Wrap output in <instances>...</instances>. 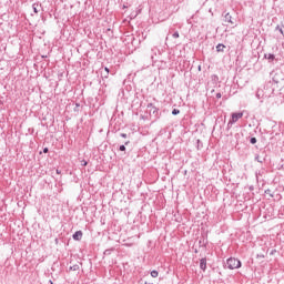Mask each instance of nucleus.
Returning a JSON list of instances; mask_svg holds the SVG:
<instances>
[{
	"mask_svg": "<svg viewBox=\"0 0 284 284\" xmlns=\"http://www.w3.org/2000/svg\"><path fill=\"white\" fill-rule=\"evenodd\" d=\"M141 284H143V283H141ZM144 284H148V282H144Z\"/></svg>",
	"mask_w": 284,
	"mask_h": 284,
	"instance_id": "c85d7f7f",
	"label": "nucleus"
},
{
	"mask_svg": "<svg viewBox=\"0 0 284 284\" xmlns=\"http://www.w3.org/2000/svg\"><path fill=\"white\" fill-rule=\"evenodd\" d=\"M172 114H173V116H176V114H181V110H179V109H173V110H172Z\"/></svg>",
	"mask_w": 284,
	"mask_h": 284,
	"instance_id": "4468645a",
	"label": "nucleus"
},
{
	"mask_svg": "<svg viewBox=\"0 0 284 284\" xmlns=\"http://www.w3.org/2000/svg\"><path fill=\"white\" fill-rule=\"evenodd\" d=\"M112 252V250H105L104 254H110Z\"/></svg>",
	"mask_w": 284,
	"mask_h": 284,
	"instance_id": "b1692460",
	"label": "nucleus"
},
{
	"mask_svg": "<svg viewBox=\"0 0 284 284\" xmlns=\"http://www.w3.org/2000/svg\"><path fill=\"white\" fill-rule=\"evenodd\" d=\"M125 145H130V141L124 142V144L120 145V152H125Z\"/></svg>",
	"mask_w": 284,
	"mask_h": 284,
	"instance_id": "1a4fd4ad",
	"label": "nucleus"
},
{
	"mask_svg": "<svg viewBox=\"0 0 284 284\" xmlns=\"http://www.w3.org/2000/svg\"><path fill=\"white\" fill-rule=\"evenodd\" d=\"M48 152H50V150H49L48 148H44V149H43V153H44V154H48Z\"/></svg>",
	"mask_w": 284,
	"mask_h": 284,
	"instance_id": "4be33fe9",
	"label": "nucleus"
},
{
	"mask_svg": "<svg viewBox=\"0 0 284 284\" xmlns=\"http://www.w3.org/2000/svg\"><path fill=\"white\" fill-rule=\"evenodd\" d=\"M256 141H257L256 138H251L250 139V143H252V145H255Z\"/></svg>",
	"mask_w": 284,
	"mask_h": 284,
	"instance_id": "a211bd4d",
	"label": "nucleus"
},
{
	"mask_svg": "<svg viewBox=\"0 0 284 284\" xmlns=\"http://www.w3.org/2000/svg\"><path fill=\"white\" fill-rule=\"evenodd\" d=\"M81 165H83L85 168V165H88V161L82 160Z\"/></svg>",
	"mask_w": 284,
	"mask_h": 284,
	"instance_id": "412c9836",
	"label": "nucleus"
},
{
	"mask_svg": "<svg viewBox=\"0 0 284 284\" xmlns=\"http://www.w3.org/2000/svg\"><path fill=\"white\" fill-rule=\"evenodd\" d=\"M151 52H153V54L156 57V54H161V50H159L156 47H153L151 49Z\"/></svg>",
	"mask_w": 284,
	"mask_h": 284,
	"instance_id": "9d476101",
	"label": "nucleus"
},
{
	"mask_svg": "<svg viewBox=\"0 0 284 284\" xmlns=\"http://www.w3.org/2000/svg\"><path fill=\"white\" fill-rule=\"evenodd\" d=\"M173 39H179L180 34H179V31H175L173 34H172Z\"/></svg>",
	"mask_w": 284,
	"mask_h": 284,
	"instance_id": "dca6fc26",
	"label": "nucleus"
},
{
	"mask_svg": "<svg viewBox=\"0 0 284 284\" xmlns=\"http://www.w3.org/2000/svg\"><path fill=\"white\" fill-rule=\"evenodd\" d=\"M151 59H152V61L154 62V54H153V55H151Z\"/></svg>",
	"mask_w": 284,
	"mask_h": 284,
	"instance_id": "bb28decb",
	"label": "nucleus"
},
{
	"mask_svg": "<svg viewBox=\"0 0 284 284\" xmlns=\"http://www.w3.org/2000/svg\"><path fill=\"white\" fill-rule=\"evenodd\" d=\"M151 276H152V278H158L159 277V271H156V270L151 271Z\"/></svg>",
	"mask_w": 284,
	"mask_h": 284,
	"instance_id": "f8f14e48",
	"label": "nucleus"
},
{
	"mask_svg": "<svg viewBox=\"0 0 284 284\" xmlns=\"http://www.w3.org/2000/svg\"><path fill=\"white\" fill-rule=\"evenodd\" d=\"M239 119H243V112L240 113H232V120L227 123V125H232V123H236Z\"/></svg>",
	"mask_w": 284,
	"mask_h": 284,
	"instance_id": "f03ea898",
	"label": "nucleus"
},
{
	"mask_svg": "<svg viewBox=\"0 0 284 284\" xmlns=\"http://www.w3.org/2000/svg\"><path fill=\"white\" fill-rule=\"evenodd\" d=\"M55 172H57V174H61V171H60L59 169H57V171H55Z\"/></svg>",
	"mask_w": 284,
	"mask_h": 284,
	"instance_id": "a878e982",
	"label": "nucleus"
},
{
	"mask_svg": "<svg viewBox=\"0 0 284 284\" xmlns=\"http://www.w3.org/2000/svg\"><path fill=\"white\" fill-rule=\"evenodd\" d=\"M216 52H225V44L219 43L216 45Z\"/></svg>",
	"mask_w": 284,
	"mask_h": 284,
	"instance_id": "0eeeda50",
	"label": "nucleus"
},
{
	"mask_svg": "<svg viewBox=\"0 0 284 284\" xmlns=\"http://www.w3.org/2000/svg\"><path fill=\"white\" fill-rule=\"evenodd\" d=\"M106 74H110V69L108 67L104 68Z\"/></svg>",
	"mask_w": 284,
	"mask_h": 284,
	"instance_id": "5701e85b",
	"label": "nucleus"
},
{
	"mask_svg": "<svg viewBox=\"0 0 284 284\" xmlns=\"http://www.w3.org/2000/svg\"><path fill=\"white\" fill-rule=\"evenodd\" d=\"M224 21L225 23H231V26H234V21L232 20V14H230V12L224 14Z\"/></svg>",
	"mask_w": 284,
	"mask_h": 284,
	"instance_id": "423d86ee",
	"label": "nucleus"
},
{
	"mask_svg": "<svg viewBox=\"0 0 284 284\" xmlns=\"http://www.w3.org/2000/svg\"><path fill=\"white\" fill-rule=\"evenodd\" d=\"M276 77H278V73H276V74L274 75L273 81H274L275 83H280V80H278V78H276Z\"/></svg>",
	"mask_w": 284,
	"mask_h": 284,
	"instance_id": "f3484780",
	"label": "nucleus"
},
{
	"mask_svg": "<svg viewBox=\"0 0 284 284\" xmlns=\"http://www.w3.org/2000/svg\"><path fill=\"white\" fill-rule=\"evenodd\" d=\"M123 8H128L126 6H123Z\"/></svg>",
	"mask_w": 284,
	"mask_h": 284,
	"instance_id": "c756f323",
	"label": "nucleus"
},
{
	"mask_svg": "<svg viewBox=\"0 0 284 284\" xmlns=\"http://www.w3.org/2000/svg\"><path fill=\"white\" fill-rule=\"evenodd\" d=\"M265 194H268L271 197L274 196V194H272V190H270V189H267V190L265 191Z\"/></svg>",
	"mask_w": 284,
	"mask_h": 284,
	"instance_id": "6ab92c4d",
	"label": "nucleus"
},
{
	"mask_svg": "<svg viewBox=\"0 0 284 284\" xmlns=\"http://www.w3.org/2000/svg\"><path fill=\"white\" fill-rule=\"evenodd\" d=\"M255 161H257V163H263L265 160L261 159V156L256 155Z\"/></svg>",
	"mask_w": 284,
	"mask_h": 284,
	"instance_id": "2eb2a0df",
	"label": "nucleus"
},
{
	"mask_svg": "<svg viewBox=\"0 0 284 284\" xmlns=\"http://www.w3.org/2000/svg\"><path fill=\"white\" fill-rule=\"evenodd\" d=\"M146 108H148L150 114H159V109L156 106H154L153 103H149L146 105Z\"/></svg>",
	"mask_w": 284,
	"mask_h": 284,
	"instance_id": "7ed1b4c3",
	"label": "nucleus"
},
{
	"mask_svg": "<svg viewBox=\"0 0 284 284\" xmlns=\"http://www.w3.org/2000/svg\"><path fill=\"white\" fill-rule=\"evenodd\" d=\"M50 284H54L52 281H49Z\"/></svg>",
	"mask_w": 284,
	"mask_h": 284,
	"instance_id": "cd10ccee",
	"label": "nucleus"
},
{
	"mask_svg": "<svg viewBox=\"0 0 284 284\" xmlns=\"http://www.w3.org/2000/svg\"><path fill=\"white\" fill-rule=\"evenodd\" d=\"M215 97H216V99H221L222 95H221V93H216Z\"/></svg>",
	"mask_w": 284,
	"mask_h": 284,
	"instance_id": "393cba45",
	"label": "nucleus"
},
{
	"mask_svg": "<svg viewBox=\"0 0 284 284\" xmlns=\"http://www.w3.org/2000/svg\"><path fill=\"white\" fill-rule=\"evenodd\" d=\"M200 270H202L203 272L207 270V258L203 257L200 260Z\"/></svg>",
	"mask_w": 284,
	"mask_h": 284,
	"instance_id": "20e7f679",
	"label": "nucleus"
},
{
	"mask_svg": "<svg viewBox=\"0 0 284 284\" xmlns=\"http://www.w3.org/2000/svg\"><path fill=\"white\" fill-rule=\"evenodd\" d=\"M265 59H267L268 61H274L275 55H274V54H272V53H270L268 55H267V54H265Z\"/></svg>",
	"mask_w": 284,
	"mask_h": 284,
	"instance_id": "ddd939ff",
	"label": "nucleus"
},
{
	"mask_svg": "<svg viewBox=\"0 0 284 284\" xmlns=\"http://www.w3.org/2000/svg\"><path fill=\"white\" fill-rule=\"evenodd\" d=\"M37 8H39V4L38 3H33L32 4V9H33L34 14H39V10Z\"/></svg>",
	"mask_w": 284,
	"mask_h": 284,
	"instance_id": "9b49d317",
	"label": "nucleus"
},
{
	"mask_svg": "<svg viewBox=\"0 0 284 284\" xmlns=\"http://www.w3.org/2000/svg\"><path fill=\"white\" fill-rule=\"evenodd\" d=\"M79 270H80L79 264H74L69 267V272H79Z\"/></svg>",
	"mask_w": 284,
	"mask_h": 284,
	"instance_id": "6e6552de",
	"label": "nucleus"
},
{
	"mask_svg": "<svg viewBox=\"0 0 284 284\" xmlns=\"http://www.w3.org/2000/svg\"><path fill=\"white\" fill-rule=\"evenodd\" d=\"M226 265L229 270H239L241 267V260L236 257H230L226 261Z\"/></svg>",
	"mask_w": 284,
	"mask_h": 284,
	"instance_id": "f257e3e1",
	"label": "nucleus"
},
{
	"mask_svg": "<svg viewBox=\"0 0 284 284\" xmlns=\"http://www.w3.org/2000/svg\"><path fill=\"white\" fill-rule=\"evenodd\" d=\"M73 241H81V239H83V232L82 231H77L73 235H72Z\"/></svg>",
	"mask_w": 284,
	"mask_h": 284,
	"instance_id": "39448f33",
	"label": "nucleus"
},
{
	"mask_svg": "<svg viewBox=\"0 0 284 284\" xmlns=\"http://www.w3.org/2000/svg\"><path fill=\"white\" fill-rule=\"evenodd\" d=\"M120 136H122V139H128V134L126 133H121Z\"/></svg>",
	"mask_w": 284,
	"mask_h": 284,
	"instance_id": "aec40b11",
	"label": "nucleus"
}]
</instances>
